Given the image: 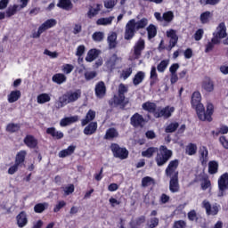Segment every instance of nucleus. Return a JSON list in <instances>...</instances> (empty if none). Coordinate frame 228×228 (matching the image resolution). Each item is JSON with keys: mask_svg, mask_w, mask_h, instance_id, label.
Instances as JSON below:
<instances>
[{"mask_svg": "<svg viewBox=\"0 0 228 228\" xmlns=\"http://www.w3.org/2000/svg\"><path fill=\"white\" fill-rule=\"evenodd\" d=\"M208 188H211V180L208 177H204L201 183V190H208Z\"/></svg>", "mask_w": 228, "mask_h": 228, "instance_id": "obj_58", "label": "nucleus"}, {"mask_svg": "<svg viewBox=\"0 0 228 228\" xmlns=\"http://www.w3.org/2000/svg\"><path fill=\"white\" fill-rule=\"evenodd\" d=\"M167 38H170L169 44H171V47H175L177 45V42H179V37L177 36V32L171 28L167 31Z\"/></svg>", "mask_w": 228, "mask_h": 228, "instance_id": "obj_19", "label": "nucleus"}, {"mask_svg": "<svg viewBox=\"0 0 228 228\" xmlns=\"http://www.w3.org/2000/svg\"><path fill=\"white\" fill-rule=\"evenodd\" d=\"M162 20L164 22H172L174 20V12L172 11H167L162 14Z\"/></svg>", "mask_w": 228, "mask_h": 228, "instance_id": "obj_48", "label": "nucleus"}, {"mask_svg": "<svg viewBox=\"0 0 228 228\" xmlns=\"http://www.w3.org/2000/svg\"><path fill=\"white\" fill-rule=\"evenodd\" d=\"M26 156H28V152L24 150L20 151L14 159V165L11 166L8 169V174L10 175H13L15 172L19 170V168H22L25 167L24 163H26Z\"/></svg>", "mask_w": 228, "mask_h": 228, "instance_id": "obj_4", "label": "nucleus"}, {"mask_svg": "<svg viewBox=\"0 0 228 228\" xmlns=\"http://www.w3.org/2000/svg\"><path fill=\"white\" fill-rule=\"evenodd\" d=\"M76 151V146L69 145L67 149H64L59 152V158H67V156H72Z\"/></svg>", "mask_w": 228, "mask_h": 228, "instance_id": "obj_30", "label": "nucleus"}, {"mask_svg": "<svg viewBox=\"0 0 228 228\" xmlns=\"http://www.w3.org/2000/svg\"><path fill=\"white\" fill-rule=\"evenodd\" d=\"M95 119V111L93 110H89L86 115V118L82 119L81 125L83 126H87V124H90L92 120Z\"/></svg>", "mask_w": 228, "mask_h": 228, "instance_id": "obj_27", "label": "nucleus"}, {"mask_svg": "<svg viewBox=\"0 0 228 228\" xmlns=\"http://www.w3.org/2000/svg\"><path fill=\"white\" fill-rule=\"evenodd\" d=\"M210 17H211V12L206 11V12H202L200 16L201 24H208Z\"/></svg>", "mask_w": 228, "mask_h": 228, "instance_id": "obj_45", "label": "nucleus"}, {"mask_svg": "<svg viewBox=\"0 0 228 228\" xmlns=\"http://www.w3.org/2000/svg\"><path fill=\"white\" fill-rule=\"evenodd\" d=\"M19 8V5L14 4L12 7H8L6 11V17H12V15H15L17 13V9Z\"/></svg>", "mask_w": 228, "mask_h": 228, "instance_id": "obj_55", "label": "nucleus"}, {"mask_svg": "<svg viewBox=\"0 0 228 228\" xmlns=\"http://www.w3.org/2000/svg\"><path fill=\"white\" fill-rule=\"evenodd\" d=\"M169 63H170L169 60H162L157 66L158 72H161V73L165 72Z\"/></svg>", "mask_w": 228, "mask_h": 228, "instance_id": "obj_43", "label": "nucleus"}, {"mask_svg": "<svg viewBox=\"0 0 228 228\" xmlns=\"http://www.w3.org/2000/svg\"><path fill=\"white\" fill-rule=\"evenodd\" d=\"M117 3H118V0H108L107 2H104V6L107 9L115 8Z\"/></svg>", "mask_w": 228, "mask_h": 228, "instance_id": "obj_60", "label": "nucleus"}, {"mask_svg": "<svg viewBox=\"0 0 228 228\" xmlns=\"http://www.w3.org/2000/svg\"><path fill=\"white\" fill-rule=\"evenodd\" d=\"M79 97H81V90H77V92H69L67 94H63L61 97H60L59 101L61 106H66V104H70V102H76Z\"/></svg>", "mask_w": 228, "mask_h": 228, "instance_id": "obj_8", "label": "nucleus"}, {"mask_svg": "<svg viewBox=\"0 0 228 228\" xmlns=\"http://www.w3.org/2000/svg\"><path fill=\"white\" fill-rule=\"evenodd\" d=\"M20 95H21L20 91L19 90L12 91L8 94V102H10L11 104L13 102H17V100L20 97Z\"/></svg>", "mask_w": 228, "mask_h": 228, "instance_id": "obj_34", "label": "nucleus"}, {"mask_svg": "<svg viewBox=\"0 0 228 228\" xmlns=\"http://www.w3.org/2000/svg\"><path fill=\"white\" fill-rule=\"evenodd\" d=\"M102 8V4H97L95 8L90 5L89 10L87 12L88 19H94V17H96V15H99V12H101Z\"/></svg>", "mask_w": 228, "mask_h": 228, "instance_id": "obj_24", "label": "nucleus"}, {"mask_svg": "<svg viewBox=\"0 0 228 228\" xmlns=\"http://www.w3.org/2000/svg\"><path fill=\"white\" fill-rule=\"evenodd\" d=\"M95 77H97V71H89L85 73V78L86 81H91V79Z\"/></svg>", "mask_w": 228, "mask_h": 228, "instance_id": "obj_61", "label": "nucleus"}, {"mask_svg": "<svg viewBox=\"0 0 228 228\" xmlns=\"http://www.w3.org/2000/svg\"><path fill=\"white\" fill-rule=\"evenodd\" d=\"M56 23H57L56 20L49 19V20H45L43 24H41L39 28L44 33L45 31H47V29H51V28H54V26H56Z\"/></svg>", "mask_w": 228, "mask_h": 228, "instance_id": "obj_26", "label": "nucleus"}, {"mask_svg": "<svg viewBox=\"0 0 228 228\" xmlns=\"http://www.w3.org/2000/svg\"><path fill=\"white\" fill-rule=\"evenodd\" d=\"M187 216L190 222H199V216H197L195 209L189 211Z\"/></svg>", "mask_w": 228, "mask_h": 228, "instance_id": "obj_52", "label": "nucleus"}, {"mask_svg": "<svg viewBox=\"0 0 228 228\" xmlns=\"http://www.w3.org/2000/svg\"><path fill=\"white\" fill-rule=\"evenodd\" d=\"M17 225L20 228L26 227L28 225V216L26 215V212L21 211L17 216Z\"/></svg>", "mask_w": 228, "mask_h": 228, "instance_id": "obj_22", "label": "nucleus"}, {"mask_svg": "<svg viewBox=\"0 0 228 228\" xmlns=\"http://www.w3.org/2000/svg\"><path fill=\"white\" fill-rule=\"evenodd\" d=\"M151 184H156V181L154 180V178L151 177V176H144L142 179V188H147L148 186H151Z\"/></svg>", "mask_w": 228, "mask_h": 228, "instance_id": "obj_40", "label": "nucleus"}, {"mask_svg": "<svg viewBox=\"0 0 228 228\" xmlns=\"http://www.w3.org/2000/svg\"><path fill=\"white\" fill-rule=\"evenodd\" d=\"M199 156L201 165H207L209 160V151H208V147L200 146L199 149Z\"/></svg>", "mask_w": 228, "mask_h": 228, "instance_id": "obj_15", "label": "nucleus"}, {"mask_svg": "<svg viewBox=\"0 0 228 228\" xmlns=\"http://www.w3.org/2000/svg\"><path fill=\"white\" fill-rule=\"evenodd\" d=\"M66 206H67V202H65V200L58 201V203L53 208V213H59V211L63 209V208H65Z\"/></svg>", "mask_w": 228, "mask_h": 228, "instance_id": "obj_54", "label": "nucleus"}, {"mask_svg": "<svg viewBox=\"0 0 228 228\" xmlns=\"http://www.w3.org/2000/svg\"><path fill=\"white\" fill-rule=\"evenodd\" d=\"M221 0H199L201 6H216Z\"/></svg>", "mask_w": 228, "mask_h": 228, "instance_id": "obj_47", "label": "nucleus"}, {"mask_svg": "<svg viewBox=\"0 0 228 228\" xmlns=\"http://www.w3.org/2000/svg\"><path fill=\"white\" fill-rule=\"evenodd\" d=\"M175 111V108L167 105L162 109L157 110V112H155V118H164L165 120H167V118H170V117H172V113H174Z\"/></svg>", "mask_w": 228, "mask_h": 228, "instance_id": "obj_11", "label": "nucleus"}, {"mask_svg": "<svg viewBox=\"0 0 228 228\" xmlns=\"http://www.w3.org/2000/svg\"><path fill=\"white\" fill-rule=\"evenodd\" d=\"M142 108L144 111L152 113L153 117H155L156 113L158 112V105L152 102H145L142 103Z\"/></svg>", "mask_w": 228, "mask_h": 228, "instance_id": "obj_17", "label": "nucleus"}, {"mask_svg": "<svg viewBox=\"0 0 228 228\" xmlns=\"http://www.w3.org/2000/svg\"><path fill=\"white\" fill-rule=\"evenodd\" d=\"M46 134H49L50 136H52L53 140H61V138L65 136V134H63V132L57 131L56 127L54 126L48 127L46 129Z\"/></svg>", "mask_w": 228, "mask_h": 228, "instance_id": "obj_18", "label": "nucleus"}, {"mask_svg": "<svg viewBox=\"0 0 228 228\" xmlns=\"http://www.w3.org/2000/svg\"><path fill=\"white\" fill-rule=\"evenodd\" d=\"M150 78L151 79V86L154 85V83H156V81H158V72L156 71L155 66L151 67Z\"/></svg>", "mask_w": 228, "mask_h": 228, "instance_id": "obj_51", "label": "nucleus"}, {"mask_svg": "<svg viewBox=\"0 0 228 228\" xmlns=\"http://www.w3.org/2000/svg\"><path fill=\"white\" fill-rule=\"evenodd\" d=\"M172 158V151L168 150L167 146H160V151L157 154L155 158V161L159 167H163V165H167L168 160Z\"/></svg>", "mask_w": 228, "mask_h": 228, "instance_id": "obj_5", "label": "nucleus"}, {"mask_svg": "<svg viewBox=\"0 0 228 228\" xmlns=\"http://www.w3.org/2000/svg\"><path fill=\"white\" fill-rule=\"evenodd\" d=\"M185 152L188 156H195L197 154V144L190 142L185 148Z\"/></svg>", "mask_w": 228, "mask_h": 228, "instance_id": "obj_37", "label": "nucleus"}, {"mask_svg": "<svg viewBox=\"0 0 228 228\" xmlns=\"http://www.w3.org/2000/svg\"><path fill=\"white\" fill-rule=\"evenodd\" d=\"M148 32V38L151 40V38H154L158 35V28H156V26L154 24H150L147 28Z\"/></svg>", "mask_w": 228, "mask_h": 228, "instance_id": "obj_39", "label": "nucleus"}, {"mask_svg": "<svg viewBox=\"0 0 228 228\" xmlns=\"http://www.w3.org/2000/svg\"><path fill=\"white\" fill-rule=\"evenodd\" d=\"M220 45V43H214L213 38H211V42H208L206 45L205 53H211V51L215 49V45Z\"/></svg>", "mask_w": 228, "mask_h": 228, "instance_id": "obj_56", "label": "nucleus"}, {"mask_svg": "<svg viewBox=\"0 0 228 228\" xmlns=\"http://www.w3.org/2000/svg\"><path fill=\"white\" fill-rule=\"evenodd\" d=\"M97 121L90 122L85 128H84V134L86 136H90L92 134H95L97 133Z\"/></svg>", "mask_w": 228, "mask_h": 228, "instance_id": "obj_20", "label": "nucleus"}, {"mask_svg": "<svg viewBox=\"0 0 228 228\" xmlns=\"http://www.w3.org/2000/svg\"><path fill=\"white\" fill-rule=\"evenodd\" d=\"M193 37H194V40H196V42H200V40H202V37H204V29L203 28H199L194 33Z\"/></svg>", "mask_w": 228, "mask_h": 228, "instance_id": "obj_57", "label": "nucleus"}, {"mask_svg": "<svg viewBox=\"0 0 228 228\" xmlns=\"http://www.w3.org/2000/svg\"><path fill=\"white\" fill-rule=\"evenodd\" d=\"M130 124L135 128L140 127L141 129H143V127H145V124H147V119H145L142 114L135 112L130 118Z\"/></svg>", "mask_w": 228, "mask_h": 228, "instance_id": "obj_9", "label": "nucleus"}, {"mask_svg": "<svg viewBox=\"0 0 228 228\" xmlns=\"http://www.w3.org/2000/svg\"><path fill=\"white\" fill-rule=\"evenodd\" d=\"M201 86L205 92H213V90H215V83H213V80H211L209 77H207L202 82Z\"/></svg>", "mask_w": 228, "mask_h": 228, "instance_id": "obj_28", "label": "nucleus"}, {"mask_svg": "<svg viewBox=\"0 0 228 228\" xmlns=\"http://www.w3.org/2000/svg\"><path fill=\"white\" fill-rule=\"evenodd\" d=\"M144 79L145 73L143 71H138L133 78V84L134 85V86H138V85L142 83Z\"/></svg>", "mask_w": 228, "mask_h": 228, "instance_id": "obj_31", "label": "nucleus"}, {"mask_svg": "<svg viewBox=\"0 0 228 228\" xmlns=\"http://www.w3.org/2000/svg\"><path fill=\"white\" fill-rule=\"evenodd\" d=\"M99 54H101V51L95 48L89 50L86 57V61L92 63L94 60H96L99 57Z\"/></svg>", "mask_w": 228, "mask_h": 228, "instance_id": "obj_25", "label": "nucleus"}, {"mask_svg": "<svg viewBox=\"0 0 228 228\" xmlns=\"http://www.w3.org/2000/svg\"><path fill=\"white\" fill-rule=\"evenodd\" d=\"M74 70V66L72 64H64L62 66V71L64 74H70Z\"/></svg>", "mask_w": 228, "mask_h": 228, "instance_id": "obj_62", "label": "nucleus"}, {"mask_svg": "<svg viewBox=\"0 0 228 228\" xmlns=\"http://www.w3.org/2000/svg\"><path fill=\"white\" fill-rule=\"evenodd\" d=\"M179 159H175L171 160L166 170L165 175L170 179L169 180V191L171 193H179L181 185H179Z\"/></svg>", "mask_w": 228, "mask_h": 228, "instance_id": "obj_2", "label": "nucleus"}, {"mask_svg": "<svg viewBox=\"0 0 228 228\" xmlns=\"http://www.w3.org/2000/svg\"><path fill=\"white\" fill-rule=\"evenodd\" d=\"M58 8H61L62 10H72L74 8V4H72V1L70 0H59L57 4Z\"/></svg>", "mask_w": 228, "mask_h": 228, "instance_id": "obj_29", "label": "nucleus"}, {"mask_svg": "<svg viewBox=\"0 0 228 228\" xmlns=\"http://www.w3.org/2000/svg\"><path fill=\"white\" fill-rule=\"evenodd\" d=\"M131 74H133V68H127L122 70L120 74V77L126 80L131 76Z\"/></svg>", "mask_w": 228, "mask_h": 228, "instance_id": "obj_53", "label": "nucleus"}, {"mask_svg": "<svg viewBox=\"0 0 228 228\" xmlns=\"http://www.w3.org/2000/svg\"><path fill=\"white\" fill-rule=\"evenodd\" d=\"M79 120V116H71L63 118L60 121L61 127H67V126H70V124H74Z\"/></svg>", "mask_w": 228, "mask_h": 228, "instance_id": "obj_21", "label": "nucleus"}, {"mask_svg": "<svg viewBox=\"0 0 228 228\" xmlns=\"http://www.w3.org/2000/svg\"><path fill=\"white\" fill-rule=\"evenodd\" d=\"M227 37V27L225 22H221L216 27V31L213 33L212 42L214 44H221L222 39Z\"/></svg>", "mask_w": 228, "mask_h": 228, "instance_id": "obj_7", "label": "nucleus"}, {"mask_svg": "<svg viewBox=\"0 0 228 228\" xmlns=\"http://www.w3.org/2000/svg\"><path fill=\"white\" fill-rule=\"evenodd\" d=\"M107 42L109 44V48L115 49L117 47V33L112 32L107 37Z\"/></svg>", "mask_w": 228, "mask_h": 228, "instance_id": "obj_32", "label": "nucleus"}, {"mask_svg": "<svg viewBox=\"0 0 228 228\" xmlns=\"http://www.w3.org/2000/svg\"><path fill=\"white\" fill-rule=\"evenodd\" d=\"M118 136V131L115 127H110L106 130L104 140L113 141Z\"/></svg>", "mask_w": 228, "mask_h": 228, "instance_id": "obj_23", "label": "nucleus"}, {"mask_svg": "<svg viewBox=\"0 0 228 228\" xmlns=\"http://www.w3.org/2000/svg\"><path fill=\"white\" fill-rule=\"evenodd\" d=\"M218 197H224L228 190V173L223 174L218 179Z\"/></svg>", "mask_w": 228, "mask_h": 228, "instance_id": "obj_12", "label": "nucleus"}, {"mask_svg": "<svg viewBox=\"0 0 228 228\" xmlns=\"http://www.w3.org/2000/svg\"><path fill=\"white\" fill-rule=\"evenodd\" d=\"M133 56L134 60H140L142 58V53L145 50V40L143 38H139L134 44Z\"/></svg>", "mask_w": 228, "mask_h": 228, "instance_id": "obj_10", "label": "nucleus"}, {"mask_svg": "<svg viewBox=\"0 0 228 228\" xmlns=\"http://www.w3.org/2000/svg\"><path fill=\"white\" fill-rule=\"evenodd\" d=\"M158 225H159V218L158 217H151L147 223L148 228H156Z\"/></svg>", "mask_w": 228, "mask_h": 228, "instance_id": "obj_50", "label": "nucleus"}, {"mask_svg": "<svg viewBox=\"0 0 228 228\" xmlns=\"http://www.w3.org/2000/svg\"><path fill=\"white\" fill-rule=\"evenodd\" d=\"M158 148L156 147H149L146 151H142V158L151 159L154 154H156Z\"/></svg>", "mask_w": 228, "mask_h": 228, "instance_id": "obj_36", "label": "nucleus"}, {"mask_svg": "<svg viewBox=\"0 0 228 228\" xmlns=\"http://www.w3.org/2000/svg\"><path fill=\"white\" fill-rule=\"evenodd\" d=\"M202 208L206 210V214L208 215V216H215L218 215V206L214 205L213 207H211V203H209V201H208L207 200H204L202 201Z\"/></svg>", "mask_w": 228, "mask_h": 228, "instance_id": "obj_13", "label": "nucleus"}, {"mask_svg": "<svg viewBox=\"0 0 228 228\" xmlns=\"http://www.w3.org/2000/svg\"><path fill=\"white\" fill-rule=\"evenodd\" d=\"M218 172V162L212 160L208 163V174L212 175Z\"/></svg>", "mask_w": 228, "mask_h": 228, "instance_id": "obj_42", "label": "nucleus"}, {"mask_svg": "<svg viewBox=\"0 0 228 228\" xmlns=\"http://www.w3.org/2000/svg\"><path fill=\"white\" fill-rule=\"evenodd\" d=\"M47 208H49V203L47 202L37 203L34 206V211L35 213H44Z\"/></svg>", "mask_w": 228, "mask_h": 228, "instance_id": "obj_38", "label": "nucleus"}, {"mask_svg": "<svg viewBox=\"0 0 228 228\" xmlns=\"http://www.w3.org/2000/svg\"><path fill=\"white\" fill-rule=\"evenodd\" d=\"M86 47L85 45H80L77 48L76 55L81 58L85 54Z\"/></svg>", "mask_w": 228, "mask_h": 228, "instance_id": "obj_63", "label": "nucleus"}, {"mask_svg": "<svg viewBox=\"0 0 228 228\" xmlns=\"http://www.w3.org/2000/svg\"><path fill=\"white\" fill-rule=\"evenodd\" d=\"M179 128V124L177 122H171L165 128V133H175Z\"/></svg>", "mask_w": 228, "mask_h": 228, "instance_id": "obj_46", "label": "nucleus"}, {"mask_svg": "<svg viewBox=\"0 0 228 228\" xmlns=\"http://www.w3.org/2000/svg\"><path fill=\"white\" fill-rule=\"evenodd\" d=\"M202 95L200 92L195 91L191 98V105L195 110L199 120L201 122H213V113H215V105L208 102L206 108L202 104Z\"/></svg>", "mask_w": 228, "mask_h": 228, "instance_id": "obj_1", "label": "nucleus"}, {"mask_svg": "<svg viewBox=\"0 0 228 228\" xmlns=\"http://www.w3.org/2000/svg\"><path fill=\"white\" fill-rule=\"evenodd\" d=\"M94 94L98 99H103L106 96V84L100 81L95 85Z\"/></svg>", "mask_w": 228, "mask_h": 228, "instance_id": "obj_14", "label": "nucleus"}, {"mask_svg": "<svg viewBox=\"0 0 228 228\" xmlns=\"http://www.w3.org/2000/svg\"><path fill=\"white\" fill-rule=\"evenodd\" d=\"M110 151L114 158L118 159H127L129 158V151L126 147H120L118 143L112 142L110 144Z\"/></svg>", "mask_w": 228, "mask_h": 228, "instance_id": "obj_6", "label": "nucleus"}, {"mask_svg": "<svg viewBox=\"0 0 228 228\" xmlns=\"http://www.w3.org/2000/svg\"><path fill=\"white\" fill-rule=\"evenodd\" d=\"M50 101H51V96L48 94L43 93L37 95L38 104H45V102H49Z\"/></svg>", "mask_w": 228, "mask_h": 228, "instance_id": "obj_41", "label": "nucleus"}, {"mask_svg": "<svg viewBox=\"0 0 228 228\" xmlns=\"http://www.w3.org/2000/svg\"><path fill=\"white\" fill-rule=\"evenodd\" d=\"M115 17L110 16L108 18H100L96 20L97 26H110L113 22Z\"/></svg>", "mask_w": 228, "mask_h": 228, "instance_id": "obj_35", "label": "nucleus"}, {"mask_svg": "<svg viewBox=\"0 0 228 228\" xmlns=\"http://www.w3.org/2000/svg\"><path fill=\"white\" fill-rule=\"evenodd\" d=\"M148 24L149 20L147 18H142L137 21L134 19L128 20L125 27L124 39L133 40L136 35V31H140V29H145Z\"/></svg>", "mask_w": 228, "mask_h": 228, "instance_id": "obj_3", "label": "nucleus"}, {"mask_svg": "<svg viewBox=\"0 0 228 228\" xmlns=\"http://www.w3.org/2000/svg\"><path fill=\"white\" fill-rule=\"evenodd\" d=\"M20 130V125L15 123H9L6 126L7 133H17Z\"/></svg>", "mask_w": 228, "mask_h": 228, "instance_id": "obj_44", "label": "nucleus"}, {"mask_svg": "<svg viewBox=\"0 0 228 228\" xmlns=\"http://www.w3.org/2000/svg\"><path fill=\"white\" fill-rule=\"evenodd\" d=\"M173 228H186V222L183 220L175 221L174 223Z\"/></svg>", "mask_w": 228, "mask_h": 228, "instance_id": "obj_64", "label": "nucleus"}, {"mask_svg": "<svg viewBox=\"0 0 228 228\" xmlns=\"http://www.w3.org/2000/svg\"><path fill=\"white\" fill-rule=\"evenodd\" d=\"M117 54H113L112 57L107 61V65H110V69H114L115 65H117Z\"/></svg>", "mask_w": 228, "mask_h": 228, "instance_id": "obj_59", "label": "nucleus"}, {"mask_svg": "<svg viewBox=\"0 0 228 228\" xmlns=\"http://www.w3.org/2000/svg\"><path fill=\"white\" fill-rule=\"evenodd\" d=\"M52 81L57 85H61L67 81V77L63 73H56L53 76Z\"/></svg>", "mask_w": 228, "mask_h": 228, "instance_id": "obj_33", "label": "nucleus"}, {"mask_svg": "<svg viewBox=\"0 0 228 228\" xmlns=\"http://www.w3.org/2000/svg\"><path fill=\"white\" fill-rule=\"evenodd\" d=\"M23 142L28 149H37L38 147V140L32 134H27L23 140Z\"/></svg>", "mask_w": 228, "mask_h": 228, "instance_id": "obj_16", "label": "nucleus"}, {"mask_svg": "<svg viewBox=\"0 0 228 228\" xmlns=\"http://www.w3.org/2000/svg\"><path fill=\"white\" fill-rule=\"evenodd\" d=\"M94 42H102L104 40V32L96 31L92 35Z\"/></svg>", "mask_w": 228, "mask_h": 228, "instance_id": "obj_49", "label": "nucleus"}]
</instances>
